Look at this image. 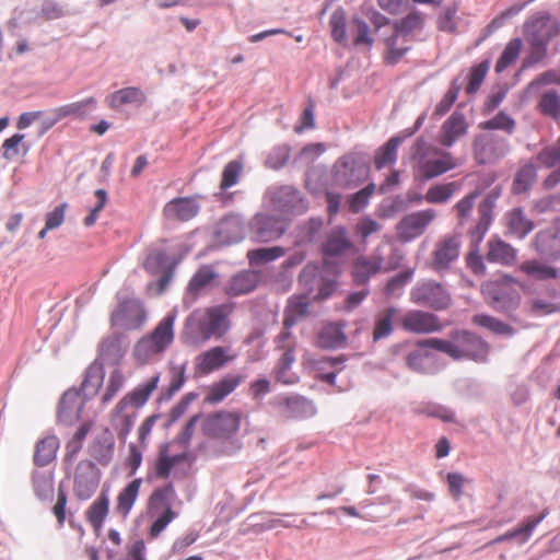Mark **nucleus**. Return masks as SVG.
Here are the masks:
<instances>
[{"label":"nucleus","mask_w":560,"mask_h":560,"mask_svg":"<svg viewBox=\"0 0 560 560\" xmlns=\"http://www.w3.org/2000/svg\"><path fill=\"white\" fill-rule=\"evenodd\" d=\"M419 345L443 352L453 360H469L477 363L487 362L490 352L489 343L468 330L453 331L448 339H423L419 341Z\"/></svg>","instance_id":"f257e3e1"},{"label":"nucleus","mask_w":560,"mask_h":560,"mask_svg":"<svg viewBox=\"0 0 560 560\" xmlns=\"http://www.w3.org/2000/svg\"><path fill=\"white\" fill-rule=\"evenodd\" d=\"M411 150L417 176L423 182L442 176L457 166L451 152L430 144L423 137L416 140Z\"/></svg>","instance_id":"f03ea898"},{"label":"nucleus","mask_w":560,"mask_h":560,"mask_svg":"<svg viewBox=\"0 0 560 560\" xmlns=\"http://www.w3.org/2000/svg\"><path fill=\"white\" fill-rule=\"evenodd\" d=\"M176 313H168L154 329L141 337L132 349V355L139 364H147L160 359L174 341Z\"/></svg>","instance_id":"7ed1b4c3"},{"label":"nucleus","mask_w":560,"mask_h":560,"mask_svg":"<svg viewBox=\"0 0 560 560\" xmlns=\"http://www.w3.org/2000/svg\"><path fill=\"white\" fill-rule=\"evenodd\" d=\"M424 26V15L419 11H411L402 19L393 23L394 33L385 39L386 54L385 61L388 65H396L410 47L397 49L396 42H412L413 35L420 33Z\"/></svg>","instance_id":"20e7f679"},{"label":"nucleus","mask_w":560,"mask_h":560,"mask_svg":"<svg viewBox=\"0 0 560 560\" xmlns=\"http://www.w3.org/2000/svg\"><path fill=\"white\" fill-rule=\"evenodd\" d=\"M240 422L241 416L237 412L212 415V455H231L241 448L236 438Z\"/></svg>","instance_id":"39448f33"},{"label":"nucleus","mask_w":560,"mask_h":560,"mask_svg":"<svg viewBox=\"0 0 560 560\" xmlns=\"http://www.w3.org/2000/svg\"><path fill=\"white\" fill-rule=\"evenodd\" d=\"M481 293L494 311L510 315L521 304V294L512 277L503 276L489 280L481 285Z\"/></svg>","instance_id":"423d86ee"},{"label":"nucleus","mask_w":560,"mask_h":560,"mask_svg":"<svg viewBox=\"0 0 560 560\" xmlns=\"http://www.w3.org/2000/svg\"><path fill=\"white\" fill-rule=\"evenodd\" d=\"M104 381V371L101 366H91L88 369L80 390H68L63 394L59 402L60 417L79 418L84 405V397L97 394Z\"/></svg>","instance_id":"0eeeda50"},{"label":"nucleus","mask_w":560,"mask_h":560,"mask_svg":"<svg viewBox=\"0 0 560 560\" xmlns=\"http://www.w3.org/2000/svg\"><path fill=\"white\" fill-rule=\"evenodd\" d=\"M369 175V165L357 153H349L339 158L331 170L330 185L339 189H354L360 186Z\"/></svg>","instance_id":"6e6552de"},{"label":"nucleus","mask_w":560,"mask_h":560,"mask_svg":"<svg viewBox=\"0 0 560 560\" xmlns=\"http://www.w3.org/2000/svg\"><path fill=\"white\" fill-rule=\"evenodd\" d=\"M410 301L421 307L435 312L445 311L453 303L448 287L434 279H420L411 288Z\"/></svg>","instance_id":"1a4fd4ad"},{"label":"nucleus","mask_w":560,"mask_h":560,"mask_svg":"<svg viewBox=\"0 0 560 560\" xmlns=\"http://www.w3.org/2000/svg\"><path fill=\"white\" fill-rule=\"evenodd\" d=\"M175 497L176 492L172 483L155 488L149 497L148 511L152 514L162 512L150 527L149 535L151 538H156L176 518L177 513L171 506Z\"/></svg>","instance_id":"9d476101"},{"label":"nucleus","mask_w":560,"mask_h":560,"mask_svg":"<svg viewBox=\"0 0 560 560\" xmlns=\"http://www.w3.org/2000/svg\"><path fill=\"white\" fill-rule=\"evenodd\" d=\"M511 151L509 140L495 133H479L474 137L472 154L477 164H495Z\"/></svg>","instance_id":"9b49d317"},{"label":"nucleus","mask_w":560,"mask_h":560,"mask_svg":"<svg viewBox=\"0 0 560 560\" xmlns=\"http://www.w3.org/2000/svg\"><path fill=\"white\" fill-rule=\"evenodd\" d=\"M147 320V312L140 300L130 296H118L117 307L110 315L113 326L125 330L141 328Z\"/></svg>","instance_id":"f8f14e48"},{"label":"nucleus","mask_w":560,"mask_h":560,"mask_svg":"<svg viewBox=\"0 0 560 560\" xmlns=\"http://www.w3.org/2000/svg\"><path fill=\"white\" fill-rule=\"evenodd\" d=\"M460 246L459 233L447 234L440 238L435 243L430 261H428L429 268L436 273L448 271L452 264L459 257Z\"/></svg>","instance_id":"ddd939ff"},{"label":"nucleus","mask_w":560,"mask_h":560,"mask_svg":"<svg viewBox=\"0 0 560 560\" xmlns=\"http://www.w3.org/2000/svg\"><path fill=\"white\" fill-rule=\"evenodd\" d=\"M287 230L281 217L257 213L249 222L250 238L258 243H268L280 238Z\"/></svg>","instance_id":"4468645a"},{"label":"nucleus","mask_w":560,"mask_h":560,"mask_svg":"<svg viewBox=\"0 0 560 560\" xmlns=\"http://www.w3.org/2000/svg\"><path fill=\"white\" fill-rule=\"evenodd\" d=\"M435 218L436 211L431 208L406 214L396 226L397 234L402 242H411L421 236Z\"/></svg>","instance_id":"2eb2a0df"},{"label":"nucleus","mask_w":560,"mask_h":560,"mask_svg":"<svg viewBox=\"0 0 560 560\" xmlns=\"http://www.w3.org/2000/svg\"><path fill=\"white\" fill-rule=\"evenodd\" d=\"M275 405L279 415L287 420H304L316 413L314 402L301 395L279 396Z\"/></svg>","instance_id":"dca6fc26"},{"label":"nucleus","mask_w":560,"mask_h":560,"mask_svg":"<svg viewBox=\"0 0 560 560\" xmlns=\"http://www.w3.org/2000/svg\"><path fill=\"white\" fill-rule=\"evenodd\" d=\"M177 441L184 446L195 442L200 450L207 448L210 442V415L192 416L178 434Z\"/></svg>","instance_id":"f3484780"},{"label":"nucleus","mask_w":560,"mask_h":560,"mask_svg":"<svg viewBox=\"0 0 560 560\" xmlns=\"http://www.w3.org/2000/svg\"><path fill=\"white\" fill-rule=\"evenodd\" d=\"M401 326L405 330L415 334H431L441 331L443 328L435 314L421 310L408 311L401 318Z\"/></svg>","instance_id":"a211bd4d"},{"label":"nucleus","mask_w":560,"mask_h":560,"mask_svg":"<svg viewBox=\"0 0 560 560\" xmlns=\"http://www.w3.org/2000/svg\"><path fill=\"white\" fill-rule=\"evenodd\" d=\"M559 32V24L548 14L534 16L525 24V34L529 43L548 45Z\"/></svg>","instance_id":"6ab92c4d"},{"label":"nucleus","mask_w":560,"mask_h":560,"mask_svg":"<svg viewBox=\"0 0 560 560\" xmlns=\"http://www.w3.org/2000/svg\"><path fill=\"white\" fill-rule=\"evenodd\" d=\"M160 383V373H155L145 382L136 386L127 395H125L116 405L114 411L119 415L130 406L136 409L143 407L150 399L153 392L158 388Z\"/></svg>","instance_id":"aec40b11"},{"label":"nucleus","mask_w":560,"mask_h":560,"mask_svg":"<svg viewBox=\"0 0 560 560\" xmlns=\"http://www.w3.org/2000/svg\"><path fill=\"white\" fill-rule=\"evenodd\" d=\"M188 458L186 453L173 454L171 452V443L160 445L158 456L152 465V472L149 477L156 479H168L173 468L186 462Z\"/></svg>","instance_id":"412c9836"},{"label":"nucleus","mask_w":560,"mask_h":560,"mask_svg":"<svg viewBox=\"0 0 560 560\" xmlns=\"http://www.w3.org/2000/svg\"><path fill=\"white\" fill-rule=\"evenodd\" d=\"M200 210L195 198L179 197L168 201L163 208V215L173 222H186L194 219Z\"/></svg>","instance_id":"4be33fe9"},{"label":"nucleus","mask_w":560,"mask_h":560,"mask_svg":"<svg viewBox=\"0 0 560 560\" xmlns=\"http://www.w3.org/2000/svg\"><path fill=\"white\" fill-rule=\"evenodd\" d=\"M538 179L537 165L528 160L520 165L513 175L510 191L514 196H529Z\"/></svg>","instance_id":"5701e85b"},{"label":"nucleus","mask_w":560,"mask_h":560,"mask_svg":"<svg viewBox=\"0 0 560 560\" xmlns=\"http://www.w3.org/2000/svg\"><path fill=\"white\" fill-rule=\"evenodd\" d=\"M498 196L499 194H490L478 206V221L475 226L469 230L471 242L475 246H478L482 242L492 223L493 209Z\"/></svg>","instance_id":"b1692460"},{"label":"nucleus","mask_w":560,"mask_h":560,"mask_svg":"<svg viewBox=\"0 0 560 560\" xmlns=\"http://www.w3.org/2000/svg\"><path fill=\"white\" fill-rule=\"evenodd\" d=\"M214 235L220 245L237 243L245 236L244 222L238 215H228L217 224Z\"/></svg>","instance_id":"393cba45"},{"label":"nucleus","mask_w":560,"mask_h":560,"mask_svg":"<svg viewBox=\"0 0 560 560\" xmlns=\"http://www.w3.org/2000/svg\"><path fill=\"white\" fill-rule=\"evenodd\" d=\"M468 131V124L462 112L455 110L443 122L440 130V143L444 148H451Z\"/></svg>","instance_id":"a878e982"},{"label":"nucleus","mask_w":560,"mask_h":560,"mask_svg":"<svg viewBox=\"0 0 560 560\" xmlns=\"http://www.w3.org/2000/svg\"><path fill=\"white\" fill-rule=\"evenodd\" d=\"M400 509V502L386 494L377 498L376 502H362V520L380 522Z\"/></svg>","instance_id":"bb28decb"},{"label":"nucleus","mask_w":560,"mask_h":560,"mask_svg":"<svg viewBox=\"0 0 560 560\" xmlns=\"http://www.w3.org/2000/svg\"><path fill=\"white\" fill-rule=\"evenodd\" d=\"M89 452L91 457L102 466H107L112 462L115 452V439L109 429H103L94 438Z\"/></svg>","instance_id":"cd10ccee"},{"label":"nucleus","mask_w":560,"mask_h":560,"mask_svg":"<svg viewBox=\"0 0 560 560\" xmlns=\"http://www.w3.org/2000/svg\"><path fill=\"white\" fill-rule=\"evenodd\" d=\"M535 249L547 261L560 259V233L553 229L539 231L535 236Z\"/></svg>","instance_id":"c85d7f7f"},{"label":"nucleus","mask_w":560,"mask_h":560,"mask_svg":"<svg viewBox=\"0 0 560 560\" xmlns=\"http://www.w3.org/2000/svg\"><path fill=\"white\" fill-rule=\"evenodd\" d=\"M383 257L378 248L371 257H358L352 267L353 281L359 285H364L370 278L382 269Z\"/></svg>","instance_id":"c756f323"},{"label":"nucleus","mask_w":560,"mask_h":560,"mask_svg":"<svg viewBox=\"0 0 560 560\" xmlns=\"http://www.w3.org/2000/svg\"><path fill=\"white\" fill-rule=\"evenodd\" d=\"M549 511L544 510L538 516L526 518L517 527L495 537L489 544L497 545L510 539H517L518 544H525L532 536L535 528L547 517Z\"/></svg>","instance_id":"7c9ffc66"},{"label":"nucleus","mask_w":560,"mask_h":560,"mask_svg":"<svg viewBox=\"0 0 560 560\" xmlns=\"http://www.w3.org/2000/svg\"><path fill=\"white\" fill-rule=\"evenodd\" d=\"M260 279L258 271L243 270L234 275L224 285L228 295L237 296L247 294L256 289Z\"/></svg>","instance_id":"2f4dec72"},{"label":"nucleus","mask_w":560,"mask_h":560,"mask_svg":"<svg viewBox=\"0 0 560 560\" xmlns=\"http://www.w3.org/2000/svg\"><path fill=\"white\" fill-rule=\"evenodd\" d=\"M352 248L353 244L343 226L334 228L322 245L323 253L331 257L342 255Z\"/></svg>","instance_id":"473e14b6"},{"label":"nucleus","mask_w":560,"mask_h":560,"mask_svg":"<svg viewBox=\"0 0 560 560\" xmlns=\"http://www.w3.org/2000/svg\"><path fill=\"white\" fill-rule=\"evenodd\" d=\"M234 310V302H226L212 307V338L220 339L231 329L230 317Z\"/></svg>","instance_id":"72a5a7b5"},{"label":"nucleus","mask_w":560,"mask_h":560,"mask_svg":"<svg viewBox=\"0 0 560 560\" xmlns=\"http://www.w3.org/2000/svg\"><path fill=\"white\" fill-rule=\"evenodd\" d=\"M506 228L517 238H525L535 228L521 207L513 208L505 214Z\"/></svg>","instance_id":"f704fd0d"},{"label":"nucleus","mask_w":560,"mask_h":560,"mask_svg":"<svg viewBox=\"0 0 560 560\" xmlns=\"http://www.w3.org/2000/svg\"><path fill=\"white\" fill-rule=\"evenodd\" d=\"M311 298L307 294H299L289 299L284 311V326L292 327L308 315Z\"/></svg>","instance_id":"c9c22d12"},{"label":"nucleus","mask_w":560,"mask_h":560,"mask_svg":"<svg viewBox=\"0 0 560 560\" xmlns=\"http://www.w3.org/2000/svg\"><path fill=\"white\" fill-rule=\"evenodd\" d=\"M96 105L94 97L74 102L62 107L56 108L51 112V118L49 119V126H54L60 119L67 116L84 117L92 110Z\"/></svg>","instance_id":"e433bc0d"},{"label":"nucleus","mask_w":560,"mask_h":560,"mask_svg":"<svg viewBox=\"0 0 560 560\" xmlns=\"http://www.w3.org/2000/svg\"><path fill=\"white\" fill-rule=\"evenodd\" d=\"M186 329L196 339L210 338V308L195 311L186 322Z\"/></svg>","instance_id":"4c0bfd02"},{"label":"nucleus","mask_w":560,"mask_h":560,"mask_svg":"<svg viewBox=\"0 0 560 560\" xmlns=\"http://www.w3.org/2000/svg\"><path fill=\"white\" fill-rule=\"evenodd\" d=\"M343 326L337 323L325 325L317 336V346L323 349H337L346 343Z\"/></svg>","instance_id":"58836bf2"},{"label":"nucleus","mask_w":560,"mask_h":560,"mask_svg":"<svg viewBox=\"0 0 560 560\" xmlns=\"http://www.w3.org/2000/svg\"><path fill=\"white\" fill-rule=\"evenodd\" d=\"M489 250L487 260L490 262H499L501 265H513L516 260V250L510 244L500 238L490 240L488 243Z\"/></svg>","instance_id":"ea45409f"},{"label":"nucleus","mask_w":560,"mask_h":560,"mask_svg":"<svg viewBox=\"0 0 560 560\" xmlns=\"http://www.w3.org/2000/svg\"><path fill=\"white\" fill-rule=\"evenodd\" d=\"M399 314L398 308L394 306L380 311L374 316L373 341L377 342L392 335L393 320Z\"/></svg>","instance_id":"a19ab883"},{"label":"nucleus","mask_w":560,"mask_h":560,"mask_svg":"<svg viewBox=\"0 0 560 560\" xmlns=\"http://www.w3.org/2000/svg\"><path fill=\"white\" fill-rule=\"evenodd\" d=\"M404 139L405 137L394 136L375 152L374 165L376 170H382L396 163L397 151Z\"/></svg>","instance_id":"79ce46f5"},{"label":"nucleus","mask_w":560,"mask_h":560,"mask_svg":"<svg viewBox=\"0 0 560 560\" xmlns=\"http://www.w3.org/2000/svg\"><path fill=\"white\" fill-rule=\"evenodd\" d=\"M145 101V95L141 89L129 86L120 89L109 94L106 98L108 106L113 109H118L127 104H142Z\"/></svg>","instance_id":"37998d69"},{"label":"nucleus","mask_w":560,"mask_h":560,"mask_svg":"<svg viewBox=\"0 0 560 560\" xmlns=\"http://www.w3.org/2000/svg\"><path fill=\"white\" fill-rule=\"evenodd\" d=\"M142 479L136 478L129 482L117 495L116 512L122 517L130 513L141 487Z\"/></svg>","instance_id":"c03bdc74"},{"label":"nucleus","mask_w":560,"mask_h":560,"mask_svg":"<svg viewBox=\"0 0 560 560\" xmlns=\"http://www.w3.org/2000/svg\"><path fill=\"white\" fill-rule=\"evenodd\" d=\"M462 189L460 182H448L432 185L424 195V200L429 203H446L457 191Z\"/></svg>","instance_id":"a18cd8bd"},{"label":"nucleus","mask_w":560,"mask_h":560,"mask_svg":"<svg viewBox=\"0 0 560 560\" xmlns=\"http://www.w3.org/2000/svg\"><path fill=\"white\" fill-rule=\"evenodd\" d=\"M59 448V440L55 435H48L42 439L37 444L34 453V463L36 466L44 467L51 463Z\"/></svg>","instance_id":"49530a36"},{"label":"nucleus","mask_w":560,"mask_h":560,"mask_svg":"<svg viewBox=\"0 0 560 560\" xmlns=\"http://www.w3.org/2000/svg\"><path fill=\"white\" fill-rule=\"evenodd\" d=\"M522 272L527 277L538 281H546L558 278V269L553 266L532 259L522 262L520 266Z\"/></svg>","instance_id":"de8ad7c7"},{"label":"nucleus","mask_w":560,"mask_h":560,"mask_svg":"<svg viewBox=\"0 0 560 560\" xmlns=\"http://www.w3.org/2000/svg\"><path fill=\"white\" fill-rule=\"evenodd\" d=\"M471 322L474 325L499 336L512 337L515 332V329L511 325L491 315L476 314L472 316Z\"/></svg>","instance_id":"09e8293b"},{"label":"nucleus","mask_w":560,"mask_h":560,"mask_svg":"<svg viewBox=\"0 0 560 560\" xmlns=\"http://www.w3.org/2000/svg\"><path fill=\"white\" fill-rule=\"evenodd\" d=\"M243 380L241 374L229 373L220 381L212 383V404L222 401L235 390Z\"/></svg>","instance_id":"8fccbe9b"},{"label":"nucleus","mask_w":560,"mask_h":560,"mask_svg":"<svg viewBox=\"0 0 560 560\" xmlns=\"http://www.w3.org/2000/svg\"><path fill=\"white\" fill-rule=\"evenodd\" d=\"M109 500L106 494H101L88 509L85 516L95 530H100L108 514Z\"/></svg>","instance_id":"3c124183"},{"label":"nucleus","mask_w":560,"mask_h":560,"mask_svg":"<svg viewBox=\"0 0 560 560\" xmlns=\"http://www.w3.org/2000/svg\"><path fill=\"white\" fill-rule=\"evenodd\" d=\"M294 361L293 349H287L275 368L276 377L279 382L285 385H292L298 382V376L291 372Z\"/></svg>","instance_id":"603ef678"},{"label":"nucleus","mask_w":560,"mask_h":560,"mask_svg":"<svg viewBox=\"0 0 560 560\" xmlns=\"http://www.w3.org/2000/svg\"><path fill=\"white\" fill-rule=\"evenodd\" d=\"M537 108L544 116L558 120L560 118V93L557 90L544 92Z\"/></svg>","instance_id":"864d4df0"},{"label":"nucleus","mask_w":560,"mask_h":560,"mask_svg":"<svg viewBox=\"0 0 560 560\" xmlns=\"http://www.w3.org/2000/svg\"><path fill=\"white\" fill-rule=\"evenodd\" d=\"M285 254L281 246L261 247L247 252V259L253 267L261 266L267 262L273 261Z\"/></svg>","instance_id":"5fc2aeb1"},{"label":"nucleus","mask_w":560,"mask_h":560,"mask_svg":"<svg viewBox=\"0 0 560 560\" xmlns=\"http://www.w3.org/2000/svg\"><path fill=\"white\" fill-rule=\"evenodd\" d=\"M430 347H421L417 343V349L410 351L406 357L407 366L419 373H427L429 371V363L432 361V355L427 351Z\"/></svg>","instance_id":"6e6d98bb"},{"label":"nucleus","mask_w":560,"mask_h":560,"mask_svg":"<svg viewBox=\"0 0 560 560\" xmlns=\"http://www.w3.org/2000/svg\"><path fill=\"white\" fill-rule=\"evenodd\" d=\"M273 207L280 211H289L296 199V191L291 186L276 187L269 190Z\"/></svg>","instance_id":"4d7b16f0"},{"label":"nucleus","mask_w":560,"mask_h":560,"mask_svg":"<svg viewBox=\"0 0 560 560\" xmlns=\"http://www.w3.org/2000/svg\"><path fill=\"white\" fill-rule=\"evenodd\" d=\"M24 138L23 133H15L3 141L2 149L5 160H15L27 154L30 147L24 143Z\"/></svg>","instance_id":"13d9d810"},{"label":"nucleus","mask_w":560,"mask_h":560,"mask_svg":"<svg viewBox=\"0 0 560 560\" xmlns=\"http://www.w3.org/2000/svg\"><path fill=\"white\" fill-rule=\"evenodd\" d=\"M516 127L515 120L505 112L501 110L491 119L479 124L482 130H501L511 136Z\"/></svg>","instance_id":"bf43d9fd"},{"label":"nucleus","mask_w":560,"mask_h":560,"mask_svg":"<svg viewBox=\"0 0 560 560\" xmlns=\"http://www.w3.org/2000/svg\"><path fill=\"white\" fill-rule=\"evenodd\" d=\"M522 39L521 38H513L511 39L500 58L498 59L495 63V72L501 73L503 72L510 65H512L520 56V52L522 50Z\"/></svg>","instance_id":"052dcab7"},{"label":"nucleus","mask_w":560,"mask_h":560,"mask_svg":"<svg viewBox=\"0 0 560 560\" xmlns=\"http://www.w3.org/2000/svg\"><path fill=\"white\" fill-rule=\"evenodd\" d=\"M319 273V267L314 264H307L302 269L299 276V283L304 290V294L311 295L315 291L320 282Z\"/></svg>","instance_id":"680f3d73"},{"label":"nucleus","mask_w":560,"mask_h":560,"mask_svg":"<svg viewBox=\"0 0 560 560\" xmlns=\"http://www.w3.org/2000/svg\"><path fill=\"white\" fill-rule=\"evenodd\" d=\"M143 267L150 273L165 271L167 268L174 269V266L171 264L168 256L161 249H153L150 252L143 262Z\"/></svg>","instance_id":"e2e57ef3"},{"label":"nucleus","mask_w":560,"mask_h":560,"mask_svg":"<svg viewBox=\"0 0 560 560\" xmlns=\"http://www.w3.org/2000/svg\"><path fill=\"white\" fill-rule=\"evenodd\" d=\"M126 382V377L120 369H115L110 372L106 388L102 395V404H109L114 397L121 390Z\"/></svg>","instance_id":"0e129e2a"},{"label":"nucleus","mask_w":560,"mask_h":560,"mask_svg":"<svg viewBox=\"0 0 560 560\" xmlns=\"http://www.w3.org/2000/svg\"><path fill=\"white\" fill-rule=\"evenodd\" d=\"M291 149L288 144H279L272 148L265 161V166L271 170L284 167L290 160Z\"/></svg>","instance_id":"69168bd1"},{"label":"nucleus","mask_w":560,"mask_h":560,"mask_svg":"<svg viewBox=\"0 0 560 560\" xmlns=\"http://www.w3.org/2000/svg\"><path fill=\"white\" fill-rule=\"evenodd\" d=\"M375 190V185L373 183L366 185L364 188L359 191L350 195L348 197V206L349 210L353 213H358L362 211L369 203L371 196Z\"/></svg>","instance_id":"338daca9"},{"label":"nucleus","mask_w":560,"mask_h":560,"mask_svg":"<svg viewBox=\"0 0 560 560\" xmlns=\"http://www.w3.org/2000/svg\"><path fill=\"white\" fill-rule=\"evenodd\" d=\"M237 357L238 353L232 348V346L212 347V371L228 366Z\"/></svg>","instance_id":"774afa93"}]
</instances>
